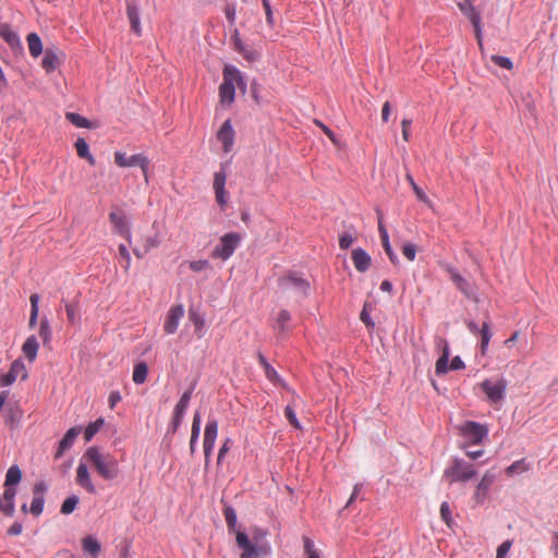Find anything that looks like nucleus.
I'll return each instance as SVG.
<instances>
[{
  "mask_svg": "<svg viewBox=\"0 0 558 558\" xmlns=\"http://www.w3.org/2000/svg\"><path fill=\"white\" fill-rule=\"evenodd\" d=\"M87 462L96 470V472L106 481L114 480L119 473V462L110 453H104L98 447H89L84 456Z\"/></svg>",
  "mask_w": 558,
  "mask_h": 558,
  "instance_id": "1",
  "label": "nucleus"
},
{
  "mask_svg": "<svg viewBox=\"0 0 558 558\" xmlns=\"http://www.w3.org/2000/svg\"><path fill=\"white\" fill-rule=\"evenodd\" d=\"M235 86L243 92L246 89L241 72L233 65H226L223 69V81L219 86V97L222 104L231 105L234 101Z\"/></svg>",
  "mask_w": 558,
  "mask_h": 558,
  "instance_id": "2",
  "label": "nucleus"
},
{
  "mask_svg": "<svg viewBox=\"0 0 558 558\" xmlns=\"http://www.w3.org/2000/svg\"><path fill=\"white\" fill-rule=\"evenodd\" d=\"M459 435L470 445H478L488 435V427L484 424L468 421L457 427Z\"/></svg>",
  "mask_w": 558,
  "mask_h": 558,
  "instance_id": "3",
  "label": "nucleus"
},
{
  "mask_svg": "<svg viewBox=\"0 0 558 558\" xmlns=\"http://www.w3.org/2000/svg\"><path fill=\"white\" fill-rule=\"evenodd\" d=\"M240 241H241L240 234H238L235 232L226 233L225 235H222L220 238L218 244L213 250L211 257L218 258L221 260L229 259L233 255Z\"/></svg>",
  "mask_w": 558,
  "mask_h": 558,
  "instance_id": "4",
  "label": "nucleus"
},
{
  "mask_svg": "<svg viewBox=\"0 0 558 558\" xmlns=\"http://www.w3.org/2000/svg\"><path fill=\"white\" fill-rule=\"evenodd\" d=\"M477 471L473 464L466 463L462 460H454L452 465L445 471V477L450 483L453 482H468L476 475Z\"/></svg>",
  "mask_w": 558,
  "mask_h": 558,
  "instance_id": "5",
  "label": "nucleus"
},
{
  "mask_svg": "<svg viewBox=\"0 0 558 558\" xmlns=\"http://www.w3.org/2000/svg\"><path fill=\"white\" fill-rule=\"evenodd\" d=\"M114 163L120 168L140 167L143 171L145 180H147L149 160L144 154H135L128 157L125 153H114Z\"/></svg>",
  "mask_w": 558,
  "mask_h": 558,
  "instance_id": "6",
  "label": "nucleus"
},
{
  "mask_svg": "<svg viewBox=\"0 0 558 558\" xmlns=\"http://www.w3.org/2000/svg\"><path fill=\"white\" fill-rule=\"evenodd\" d=\"M109 221L113 231L131 242V228L125 211L119 206H113L109 214Z\"/></svg>",
  "mask_w": 558,
  "mask_h": 558,
  "instance_id": "7",
  "label": "nucleus"
},
{
  "mask_svg": "<svg viewBox=\"0 0 558 558\" xmlns=\"http://www.w3.org/2000/svg\"><path fill=\"white\" fill-rule=\"evenodd\" d=\"M480 387L490 402L498 403L505 398L507 381L502 378L498 380L485 379L480 384Z\"/></svg>",
  "mask_w": 558,
  "mask_h": 558,
  "instance_id": "8",
  "label": "nucleus"
},
{
  "mask_svg": "<svg viewBox=\"0 0 558 558\" xmlns=\"http://www.w3.org/2000/svg\"><path fill=\"white\" fill-rule=\"evenodd\" d=\"M434 345H435V349L440 353L439 359L436 361L435 372L437 375H444V374L448 373V371H449V367H448V362H449V356H450L449 343L445 338H442L440 336H436L434 338Z\"/></svg>",
  "mask_w": 558,
  "mask_h": 558,
  "instance_id": "9",
  "label": "nucleus"
},
{
  "mask_svg": "<svg viewBox=\"0 0 558 558\" xmlns=\"http://www.w3.org/2000/svg\"><path fill=\"white\" fill-rule=\"evenodd\" d=\"M278 284L282 290L295 289L303 294H307L310 289V282L299 276L296 272H289L278 280Z\"/></svg>",
  "mask_w": 558,
  "mask_h": 558,
  "instance_id": "10",
  "label": "nucleus"
},
{
  "mask_svg": "<svg viewBox=\"0 0 558 558\" xmlns=\"http://www.w3.org/2000/svg\"><path fill=\"white\" fill-rule=\"evenodd\" d=\"M496 480V473L492 470L486 471L475 487L473 499L481 505L487 498L488 492Z\"/></svg>",
  "mask_w": 558,
  "mask_h": 558,
  "instance_id": "11",
  "label": "nucleus"
},
{
  "mask_svg": "<svg viewBox=\"0 0 558 558\" xmlns=\"http://www.w3.org/2000/svg\"><path fill=\"white\" fill-rule=\"evenodd\" d=\"M446 271L449 274L450 279L456 287L469 299H475V289L473 286L463 278L452 266L446 265Z\"/></svg>",
  "mask_w": 558,
  "mask_h": 558,
  "instance_id": "12",
  "label": "nucleus"
},
{
  "mask_svg": "<svg viewBox=\"0 0 558 558\" xmlns=\"http://www.w3.org/2000/svg\"><path fill=\"white\" fill-rule=\"evenodd\" d=\"M28 374L24 363L21 360H15L10 367V371L2 376L1 380L4 386L13 384L17 378L25 380Z\"/></svg>",
  "mask_w": 558,
  "mask_h": 558,
  "instance_id": "13",
  "label": "nucleus"
},
{
  "mask_svg": "<svg viewBox=\"0 0 558 558\" xmlns=\"http://www.w3.org/2000/svg\"><path fill=\"white\" fill-rule=\"evenodd\" d=\"M218 141L222 144L225 153H230L234 144V130L231 121L226 120L217 133Z\"/></svg>",
  "mask_w": 558,
  "mask_h": 558,
  "instance_id": "14",
  "label": "nucleus"
},
{
  "mask_svg": "<svg viewBox=\"0 0 558 558\" xmlns=\"http://www.w3.org/2000/svg\"><path fill=\"white\" fill-rule=\"evenodd\" d=\"M183 315L184 310L182 305H174L169 310L163 325V330L167 335H172L177 331L180 319Z\"/></svg>",
  "mask_w": 558,
  "mask_h": 558,
  "instance_id": "15",
  "label": "nucleus"
},
{
  "mask_svg": "<svg viewBox=\"0 0 558 558\" xmlns=\"http://www.w3.org/2000/svg\"><path fill=\"white\" fill-rule=\"evenodd\" d=\"M351 258H352L355 269L359 272H365L369 269L371 264H372V258L365 250H363L361 247L354 248L352 251Z\"/></svg>",
  "mask_w": 558,
  "mask_h": 558,
  "instance_id": "16",
  "label": "nucleus"
},
{
  "mask_svg": "<svg viewBox=\"0 0 558 558\" xmlns=\"http://www.w3.org/2000/svg\"><path fill=\"white\" fill-rule=\"evenodd\" d=\"M75 482L77 485L83 487L85 490H87L90 494L96 493V488L92 482L89 471L87 469V465L85 463H80L76 468V477Z\"/></svg>",
  "mask_w": 558,
  "mask_h": 558,
  "instance_id": "17",
  "label": "nucleus"
},
{
  "mask_svg": "<svg viewBox=\"0 0 558 558\" xmlns=\"http://www.w3.org/2000/svg\"><path fill=\"white\" fill-rule=\"evenodd\" d=\"M377 214H378V231H379L383 247H384L386 254L388 255L390 262L392 264H396L398 262V257L391 248L388 231L385 228L384 222H383V214L379 210L377 211Z\"/></svg>",
  "mask_w": 558,
  "mask_h": 558,
  "instance_id": "18",
  "label": "nucleus"
},
{
  "mask_svg": "<svg viewBox=\"0 0 558 558\" xmlns=\"http://www.w3.org/2000/svg\"><path fill=\"white\" fill-rule=\"evenodd\" d=\"M291 320V314L287 310H281L272 325L274 330L278 337H287L290 333L289 323Z\"/></svg>",
  "mask_w": 558,
  "mask_h": 558,
  "instance_id": "19",
  "label": "nucleus"
},
{
  "mask_svg": "<svg viewBox=\"0 0 558 558\" xmlns=\"http://www.w3.org/2000/svg\"><path fill=\"white\" fill-rule=\"evenodd\" d=\"M0 36L13 50H23L20 36L9 24H0Z\"/></svg>",
  "mask_w": 558,
  "mask_h": 558,
  "instance_id": "20",
  "label": "nucleus"
},
{
  "mask_svg": "<svg viewBox=\"0 0 558 558\" xmlns=\"http://www.w3.org/2000/svg\"><path fill=\"white\" fill-rule=\"evenodd\" d=\"M16 495L15 488H5L3 495L0 497V511L5 515L14 513V497Z\"/></svg>",
  "mask_w": 558,
  "mask_h": 558,
  "instance_id": "21",
  "label": "nucleus"
},
{
  "mask_svg": "<svg viewBox=\"0 0 558 558\" xmlns=\"http://www.w3.org/2000/svg\"><path fill=\"white\" fill-rule=\"evenodd\" d=\"M80 433H81L80 427H72L65 433V435L62 437V439L59 442L56 458H60L65 450H68L72 447L75 438L78 436Z\"/></svg>",
  "mask_w": 558,
  "mask_h": 558,
  "instance_id": "22",
  "label": "nucleus"
},
{
  "mask_svg": "<svg viewBox=\"0 0 558 558\" xmlns=\"http://www.w3.org/2000/svg\"><path fill=\"white\" fill-rule=\"evenodd\" d=\"M38 350L39 342L34 335L29 336L22 345V352L29 363L36 360Z\"/></svg>",
  "mask_w": 558,
  "mask_h": 558,
  "instance_id": "23",
  "label": "nucleus"
},
{
  "mask_svg": "<svg viewBox=\"0 0 558 558\" xmlns=\"http://www.w3.org/2000/svg\"><path fill=\"white\" fill-rule=\"evenodd\" d=\"M126 14H128L132 31L137 36H141L142 27H141V20H140L137 7L135 4L128 3Z\"/></svg>",
  "mask_w": 558,
  "mask_h": 558,
  "instance_id": "24",
  "label": "nucleus"
},
{
  "mask_svg": "<svg viewBox=\"0 0 558 558\" xmlns=\"http://www.w3.org/2000/svg\"><path fill=\"white\" fill-rule=\"evenodd\" d=\"M59 63L60 61L58 54L54 51L47 49L41 60V66L46 70V72L50 73L54 71L59 66Z\"/></svg>",
  "mask_w": 558,
  "mask_h": 558,
  "instance_id": "25",
  "label": "nucleus"
},
{
  "mask_svg": "<svg viewBox=\"0 0 558 558\" xmlns=\"http://www.w3.org/2000/svg\"><path fill=\"white\" fill-rule=\"evenodd\" d=\"M28 50L32 57L37 58L43 53V43L40 37L36 33L27 35Z\"/></svg>",
  "mask_w": 558,
  "mask_h": 558,
  "instance_id": "26",
  "label": "nucleus"
},
{
  "mask_svg": "<svg viewBox=\"0 0 558 558\" xmlns=\"http://www.w3.org/2000/svg\"><path fill=\"white\" fill-rule=\"evenodd\" d=\"M22 478V472L17 465H11L5 474L4 487L14 488L13 486L19 484Z\"/></svg>",
  "mask_w": 558,
  "mask_h": 558,
  "instance_id": "27",
  "label": "nucleus"
},
{
  "mask_svg": "<svg viewBox=\"0 0 558 558\" xmlns=\"http://www.w3.org/2000/svg\"><path fill=\"white\" fill-rule=\"evenodd\" d=\"M148 375V366L145 362H140L134 365L132 379L136 385H142L146 381Z\"/></svg>",
  "mask_w": 558,
  "mask_h": 558,
  "instance_id": "28",
  "label": "nucleus"
},
{
  "mask_svg": "<svg viewBox=\"0 0 558 558\" xmlns=\"http://www.w3.org/2000/svg\"><path fill=\"white\" fill-rule=\"evenodd\" d=\"M68 320L71 325H76L80 323L81 314L77 301L65 302L64 304Z\"/></svg>",
  "mask_w": 558,
  "mask_h": 558,
  "instance_id": "29",
  "label": "nucleus"
},
{
  "mask_svg": "<svg viewBox=\"0 0 558 558\" xmlns=\"http://www.w3.org/2000/svg\"><path fill=\"white\" fill-rule=\"evenodd\" d=\"M458 8L471 21V23L481 19L480 13L476 11L475 7L470 0L459 2Z\"/></svg>",
  "mask_w": 558,
  "mask_h": 558,
  "instance_id": "30",
  "label": "nucleus"
},
{
  "mask_svg": "<svg viewBox=\"0 0 558 558\" xmlns=\"http://www.w3.org/2000/svg\"><path fill=\"white\" fill-rule=\"evenodd\" d=\"M75 148L78 157L86 159L92 166L95 165V158L90 155L88 144L84 138H77L75 142Z\"/></svg>",
  "mask_w": 558,
  "mask_h": 558,
  "instance_id": "31",
  "label": "nucleus"
},
{
  "mask_svg": "<svg viewBox=\"0 0 558 558\" xmlns=\"http://www.w3.org/2000/svg\"><path fill=\"white\" fill-rule=\"evenodd\" d=\"M82 545L84 551L90 554L94 558L98 556L101 549L99 542L93 536L83 538Z\"/></svg>",
  "mask_w": 558,
  "mask_h": 558,
  "instance_id": "32",
  "label": "nucleus"
},
{
  "mask_svg": "<svg viewBox=\"0 0 558 558\" xmlns=\"http://www.w3.org/2000/svg\"><path fill=\"white\" fill-rule=\"evenodd\" d=\"M218 435V422L216 420L208 421L204 432V442L215 445Z\"/></svg>",
  "mask_w": 558,
  "mask_h": 558,
  "instance_id": "33",
  "label": "nucleus"
},
{
  "mask_svg": "<svg viewBox=\"0 0 558 558\" xmlns=\"http://www.w3.org/2000/svg\"><path fill=\"white\" fill-rule=\"evenodd\" d=\"M158 245H159V240H158L157 235L146 236V238H144L143 251H140L138 248H134L133 252L137 257L141 258L144 254H146L151 248L157 247Z\"/></svg>",
  "mask_w": 558,
  "mask_h": 558,
  "instance_id": "34",
  "label": "nucleus"
},
{
  "mask_svg": "<svg viewBox=\"0 0 558 558\" xmlns=\"http://www.w3.org/2000/svg\"><path fill=\"white\" fill-rule=\"evenodd\" d=\"M481 335V353L485 354L492 338V331L489 328V324L487 322L483 323L482 328L480 329Z\"/></svg>",
  "mask_w": 558,
  "mask_h": 558,
  "instance_id": "35",
  "label": "nucleus"
},
{
  "mask_svg": "<svg viewBox=\"0 0 558 558\" xmlns=\"http://www.w3.org/2000/svg\"><path fill=\"white\" fill-rule=\"evenodd\" d=\"M65 118H66V119H68L72 124H74V125H75V126H77V128H86V129H90V128H93L92 122H90L88 119H86V118L82 117V116H81V114H78V113H75V112H68V113L65 114Z\"/></svg>",
  "mask_w": 558,
  "mask_h": 558,
  "instance_id": "36",
  "label": "nucleus"
},
{
  "mask_svg": "<svg viewBox=\"0 0 558 558\" xmlns=\"http://www.w3.org/2000/svg\"><path fill=\"white\" fill-rule=\"evenodd\" d=\"M105 421L102 417L97 418L95 422L89 423L85 428L84 438L86 441H89L102 427Z\"/></svg>",
  "mask_w": 558,
  "mask_h": 558,
  "instance_id": "37",
  "label": "nucleus"
},
{
  "mask_svg": "<svg viewBox=\"0 0 558 558\" xmlns=\"http://www.w3.org/2000/svg\"><path fill=\"white\" fill-rule=\"evenodd\" d=\"M192 392H193V388L186 390L180 398V400L178 401V403L175 404L174 407V410L173 411H177V412H180V413H184L186 412L187 408H189V404H190V401H191V398H192Z\"/></svg>",
  "mask_w": 558,
  "mask_h": 558,
  "instance_id": "38",
  "label": "nucleus"
},
{
  "mask_svg": "<svg viewBox=\"0 0 558 558\" xmlns=\"http://www.w3.org/2000/svg\"><path fill=\"white\" fill-rule=\"evenodd\" d=\"M77 504H78L77 496L73 495V496L68 497L61 506V513L62 514L72 513L75 510Z\"/></svg>",
  "mask_w": 558,
  "mask_h": 558,
  "instance_id": "39",
  "label": "nucleus"
},
{
  "mask_svg": "<svg viewBox=\"0 0 558 558\" xmlns=\"http://www.w3.org/2000/svg\"><path fill=\"white\" fill-rule=\"evenodd\" d=\"M187 265L193 272H202L211 268L207 259L191 260L187 262Z\"/></svg>",
  "mask_w": 558,
  "mask_h": 558,
  "instance_id": "40",
  "label": "nucleus"
},
{
  "mask_svg": "<svg viewBox=\"0 0 558 558\" xmlns=\"http://www.w3.org/2000/svg\"><path fill=\"white\" fill-rule=\"evenodd\" d=\"M223 515H225V520L227 522V525L230 529H234L235 524H236V513H235V510L232 507L227 506L223 509Z\"/></svg>",
  "mask_w": 558,
  "mask_h": 558,
  "instance_id": "41",
  "label": "nucleus"
},
{
  "mask_svg": "<svg viewBox=\"0 0 558 558\" xmlns=\"http://www.w3.org/2000/svg\"><path fill=\"white\" fill-rule=\"evenodd\" d=\"M490 60L496 65H498V66H500L502 69L511 70L513 68L512 61L509 58H507V57L494 54V56L490 57Z\"/></svg>",
  "mask_w": 558,
  "mask_h": 558,
  "instance_id": "42",
  "label": "nucleus"
},
{
  "mask_svg": "<svg viewBox=\"0 0 558 558\" xmlns=\"http://www.w3.org/2000/svg\"><path fill=\"white\" fill-rule=\"evenodd\" d=\"M39 336L45 343L50 341L51 330L47 318H43L40 322Z\"/></svg>",
  "mask_w": 558,
  "mask_h": 558,
  "instance_id": "43",
  "label": "nucleus"
},
{
  "mask_svg": "<svg viewBox=\"0 0 558 558\" xmlns=\"http://www.w3.org/2000/svg\"><path fill=\"white\" fill-rule=\"evenodd\" d=\"M407 180L409 181V183L411 184L415 195L417 196V198L426 204H429V199L428 197L426 196V194L422 191V189H420L417 186V184L414 182L413 178L411 174H407Z\"/></svg>",
  "mask_w": 558,
  "mask_h": 558,
  "instance_id": "44",
  "label": "nucleus"
},
{
  "mask_svg": "<svg viewBox=\"0 0 558 558\" xmlns=\"http://www.w3.org/2000/svg\"><path fill=\"white\" fill-rule=\"evenodd\" d=\"M44 509V497L43 496H34L31 504V512L34 515H39Z\"/></svg>",
  "mask_w": 558,
  "mask_h": 558,
  "instance_id": "45",
  "label": "nucleus"
},
{
  "mask_svg": "<svg viewBox=\"0 0 558 558\" xmlns=\"http://www.w3.org/2000/svg\"><path fill=\"white\" fill-rule=\"evenodd\" d=\"M226 181H227V174L223 170L216 172L215 177H214V184H213L214 190L225 189Z\"/></svg>",
  "mask_w": 558,
  "mask_h": 558,
  "instance_id": "46",
  "label": "nucleus"
},
{
  "mask_svg": "<svg viewBox=\"0 0 558 558\" xmlns=\"http://www.w3.org/2000/svg\"><path fill=\"white\" fill-rule=\"evenodd\" d=\"M355 242V238L350 233H342L339 236V246L341 250H348Z\"/></svg>",
  "mask_w": 558,
  "mask_h": 558,
  "instance_id": "47",
  "label": "nucleus"
},
{
  "mask_svg": "<svg viewBox=\"0 0 558 558\" xmlns=\"http://www.w3.org/2000/svg\"><path fill=\"white\" fill-rule=\"evenodd\" d=\"M256 558H267L271 553L269 544L254 545Z\"/></svg>",
  "mask_w": 558,
  "mask_h": 558,
  "instance_id": "48",
  "label": "nucleus"
},
{
  "mask_svg": "<svg viewBox=\"0 0 558 558\" xmlns=\"http://www.w3.org/2000/svg\"><path fill=\"white\" fill-rule=\"evenodd\" d=\"M284 415L287 417V420L289 421V423L296 429H300L301 428V424L300 422L298 421L296 416H295V413H294V410L290 407V405H287L286 409H284Z\"/></svg>",
  "mask_w": 558,
  "mask_h": 558,
  "instance_id": "49",
  "label": "nucleus"
},
{
  "mask_svg": "<svg viewBox=\"0 0 558 558\" xmlns=\"http://www.w3.org/2000/svg\"><path fill=\"white\" fill-rule=\"evenodd\" d=\"M440 517L446 522L447 525L451 524V521H452L451 509L447 501H444L440 505Z\"/></svg>",
  "mask_w": 558,
  "mask_h": 558,
  "instance_id": "50",
  "label": "nucleus"
},
{
  "mask_svg": "<svg viewBox=\"0 0 558 558\" xmlns=\"http://www.w3.org/2000/svg\"><path fill=\"white\" fill-rule=\"evenodd\" d=\"M119 256L124 260V269L129 270L131 266V255L128 251V247L124 244H120L118 247Z\"/></svg>",
  "mask_w": 558,
  "mask_h": 558,
  "instance_id": "51",
  "label": "nucleus"
},
{
  "mask_svg": "<svg viewBox=\"0 0 558 558\" xmlns=\"http://www.w3.org/2000/svg\"><path fill=\"white\" fill-rule=\"evenodd\" d=\"M190 319L193 323V325L195 326L196 332L201 331L204 328L205 320L198 313L190 312Z\"/></svg>",
  "mask_w": 558,
  "mask_h": 558,
  "instance_id": "52",
  "label": "nucleus"
},
{
  "mask_svg": "<svg viewBox=\"0 0 558 558\" xmlns=\"http://www.w3.org/2000/svg\"><path fill=\"white\" fill-rule=\"evenodd\" d=\"M360 319L366 325L368 329H373L375 324L371 319L369 313H368V303L364 304V307L361 312Z\"/></svg>",
  "mask_w": 558,
  "mask_h": 558,
  "instance_id": "53",
  "label": "nucleus"
},
{
  "mask_svg": "<svg viewBox=\"0 0 558 558\" xmlns=\"http://www.w3.org/2000/svg\"><path fill=\"white\" fill-rule=\"evenodd\" d=\"M402 254L409 259L414 260L416 256V246L412 243H405L402 246Z\"/></svg>",
  "mask_w": 558,
  "mask_h": 558,
  "instance_id": "54",
  "label": "nucleus"
},
{
  "mask_svg": "<svg viewBox=\"0 0 558 558\" xmlns=\"http://www.w3.org/2000/svg\"><path fill=\"white\" fill-rule=\"evenodd\" d=\"M314 123L320 128V130L326 134V136L333 143V144H337L338 143V140L336 137V134L327 126L325 125L322 121L319 120H314Z\"/></svg>",
  "mask_w": 558,
  "mask_h": 558,
  "instance_id": "55",
  "label": "nucleus"
},
{
  "mask_svg": "<svg viewBox=\"0 0 558 558\" xmlns=\"http://www.w3.org/2000/svg\"><path fill=\"white\" fill-rule=\"evenodd\" d=\"M523 471H525V466L523 464V461H515V462H513L511 465H509L506 469V473L508 475H512L514 473H520V472H523Z\"/></svg>",
  "mask_w": 558,
  "mask_h": 558,
  "instance_id": "56",
  "label": "nucleus"
},
{
  "mask_svg": "<svg viewBox=\"0 0 558 558\" xmlns=\"http://www.w3.org/2000/svg\"><path fill=\"white\" fill-rule=\"evenodd\" d=\"M511 548V542L506 541L497 548V558H505Z\"/></svg>",
  "mask_w": 558,
  "mask_h": 558,
  "instance_id": "57",
  "label": "nucleus"
},
{
  "mask_svg": "<svg viewBox=\"0 0 558 558\" xmlns=\"http://www.w3.org/2000/svg\"><path fill=\"white\" fill-rule=\"evenodd\" d=\"M448 367H449V371H458V369H463L465 367V364L464 362L461 360L460 356H454L452 360H451V363L448 364Z\"/></svg>",
  "mask_w": 558,
  "mask_h": 558,
  "instance_id": "58",
  "label": "nucleus"
},
{
  "mask_svg": "<svg viewBox=\"0 0 558 558\" xmlns=\"http://www.w3.org/2000/svg\"><path fill=\"white\" fill-rule=\"evenodd\" d=\"M215 194H216V201L217 203L223 207L226 204H227V191L226 189H221V190H215Z\"/></svg>",
  "mask_w": 558,
  "mask_h": 558,
  "instance_id": "59",
  "label": "nucleus"
},
{
  "mask_svg": "<svg viewBox=\"0 0 558 558\" xmlns=\"http://www.w3.org/2000/svg\"><path fill=\"white\" fill-rule=\"evenodd\" d=\"M236 544L239 545V547H247L250 544H252L247 537V535L243 532H238L236 533Z\"/></svg>",
  "mask_w": 558,
  "mask_h": 558,
  "instance_id": "60",
  "label": "nucleus"
},
{
  "mask_svg": "<svg viewBox=\"0 0 558 558\" xmlns=\"http://www.w3.org/2000/svg\"><path fill=\"white\" fill-rule=\"evenodd\" d=\"M121 401V395L119 391H111L108 398L109 408L114 409V407Z\"/></svg>",
  "mask_w": 558,
  "mask_h": 558,
  "instance_id": "61",
  "label": "nucleus"
},
{
  "mask_svg": "<svg viewBox=\"0 0 558 558\" xmlns=\"http://www.w3.org/2000/svg\"><path fill=\"white\" fill-rule=\"evenodd\" d=\"M48 489V486L45 482L40 481V482H37L34 486V496H43L44 497V494L46 493V490Z\"/></svg>",
  "mask_w": 558,
  "mask_h": 558,
  "instance_id": "62",
  "label": "nucleus"
},
{
  "mask_svg": "<svg viewBox=\"0 0 558 558\" xmlns=\"http://www.w3.org/2000/svg\"><path fill=\"white\" fill-rule=\"evenodd\" d=\"M226 17L227 20L233 24L235 21V5L234 4H228L225 9Z\"/></svg>",
  "mask_w": 558,
  "mask_h": 558,
  "instance_id": "63",
  "label": "nucleus"
},
{
  "mask_svg": "<svg viewBox=\"0 0 558 558\" xmlns=\"http://www.w3.org/2000/svg\"><path fill=\"white\" fill-rule=\"evenodd\" d=\"M243 551L240 555V558H256L254 544H250L247 547H242Z\"/></svg>",
  "mask_w": 558,
  "mask_h": 558,
  "instance_id": "64",
  "label": "nucleus"
}]
</instances>
